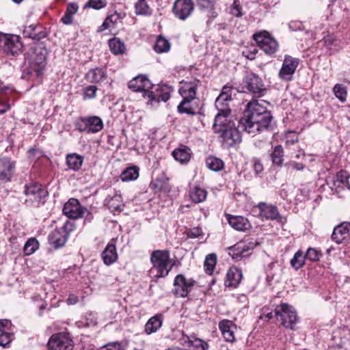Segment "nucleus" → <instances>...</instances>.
Segmentation results:
<instances>
[{
    "mask_svg": "<svg viewBox=\"0 0 350 350\" xmlns=\"http://www.w3.org/2000/svg\"><path fill=\"white\" fill-rule=\"evenodd\" d=\"M228 96L220 94L215 100L217 109L213 125L214 133L219 135L221 142L226 147H232L241 142L240 131L237 128L235 121L231 116Z\"/></svg>",
    "mask_w": 350,
    "mask_h": 350,
    "instance_id": "1",
    "label": "nucleus"
},
{
    "mask_svg": "<svg viewBox=\"0 0 350 350\" xmlns=\"http://www.w3.org/2000/svg\"><path fill=\"white\" fill-rule=\"evenodd\" d=\"M268 104L264 100H252L246 105L237 128L252 135L271 128L273 116L267 108Z\"/></svg>",
    "mask_w": 350,
    "mask_h": 350,
    "instance_id": "2",
    "label": "nucleus"
},
{
    "mask_svg": "<svg viewBox=\"0 0 350 350\" xmlns=\"http://www.w3.org/2000/svg\"><path fill=\"white\" fill-rule=\"evenodd\" d=\"M199 83L200 81L197 79L185 82L179 89V93L183 97V100L178 106L179 113L189 115L196 114V109L193 107L191 101L196 98Z\"/></svg>",
    "mask_w": 350,
    "mask_h": 350,
    "instance_id": "3",
    "label": "nucleus"
},
{
    "mask_svg": "<svg viewBox=\"0 0 350 350\" xmlns=\"http://www.w3.org/2000/svg\"><path fill=\"white\" fill-rule=\"evenodd\" d=\"M152 269L157 271V278H165L172 270L174 263H171L170 253L166 250H156L150 257Z\"/></svg>",
    "mask_w": 350,
    "mask_h": 350,
    "instance_id": "4",
    "label": "nucleus"
},
{
    "mask_svg": "<svg viewBox=\"0 0 350 350\" xmlns=\"http://www.w3.org/2000/svg\"><path fill=\"white\" fill-rule=\"evenodd\" d=\"M23 47L18 36L0 33V50L9 55L16 56Z\"/></svg>",
    "mask_w": 350,
    "mask_h": 350,
    "instance_id": "5",
    "label": "nucleus"
},
{
    "mask_svg": "<svg viewBox=\"0 0 350 350\" xmlns=\"http://www.w3.org/2000/svg\"><path fill=\"white\" fill-rule=\"evenodd\" d=\"M242 91L248 92L260 97L265 94L267 90L262 79L257 75L250 72L243 79Z\"/></svg>",
    "mask_w": 350,
    "mask_h": 350,
    "instance_id": "6",
    "label": "nucleus"
},
{
    "mask_svg": "<svg viewBox=\"0 0 350 350\" xmlns=\"http://www.w3.org/2000/svg\"><path fill=\"white\" fill-rule=\"evenodd\" d=\"M275 315L278 320L282 321V324L285 327L294 329L297 321V316L292 306L287 304L277 306L275 309Z\"/></svg>",
    "mask_w": 350,
    "mask_h": 350,
    "instance_id": "7",
    "label": "nucleus"
},
{
    "mask_svg": "<svg viewBox=\"0 0 350 350\" xmlns=\"http://www.w3.org/2000/svg\"><path fill=\"white\" fill-rule=\"evenodd\" d=\"M254 40L258 46L267 55L274 54L278 49V44L277 41L271 37L266 31H262L253 35Z\"/></svg>",
    "mask_w": 350,
    "mask_h": 350,
    "instance_id": "8",
    "label": "nucleus"
},
{
    "mask_svg": "<svg viewBox=\"0 0 350 350\" xmlns=\"http://www.w3.org/2000/svg\"><path fill=\"white\" fill-rule=\"evenodd\" d=\"M47 346L49 350H72L74 343L68 334L58 333L50 338Z\"/></svg>",
    "mask_w": 350,
    "mask_h": 350,
    "instance_id": "9",
    "label": "nucleus"
},
{
    "mask_svg": "<svg viewBox=\"0 0 350 350\" xmlns=\"http://www.w3.org/2000/svg\"><path fill=\"white\" fill-rule=\"evenodd\" d=\"M196 281L191 278L187 279L183 275H176L174 280L173 293L176 297H185L192 290Z\"/></svg>",
    "mask_w": 350,
    "mask_h": 350,
    "instance_id": "10",
    "label": "nucleus"
},
{
    "mask_svg": "<svg viewBox=\"0 0 350 350\" xmlns=\"http://www.w3.org/2000/svg\"><path fill=\"white\" fill-rule=\"evenodd\" d=\"M299 59L291 55H286L283 60V64L279 72V77L284 81H291L295 70L299 66Z\"/></svg>",
    "mask_w": 350,
    "mask_h": 350,
    "instance_id": "11",
    "label": "nucleus"
},
{
    "mask_svg": "<svg viewBox=\"0 0 350 350\" xmlns=\"http://www.w3.org/2000/svg\"><path fill=\"white\" fill-rule=\"evenodd\" d=\"M86 208L81 206L78 200L70 198L64 206L63 213L70 219L83 217L85 213Z\"/></svg>",
    "mask_w": 350,
    "mask_h": 350,
    "instance_id": "12",
    "label": "nucleus"
},
{
    "mask_svg": "<svg viewBox=\"0 0 350 350\" xmlns=\"http://www.w3.org/2000/svg\"><path fill=\"white\" fill-rule=\"evenodd\" d=\"M254 247V245L252 243L247 244L245 241H241L229 247L228 254L234 260H239L250 256Z\"/></svg>",
    "mask_w": 350,
    "mask_h": 350,
    "instance_id": "13",
    "label": "nucleus"
},
{
    "mask_svg": "<svg viewBox=\"0 0 350 350\" xmlns=\"http://www.w3.org/2000/svg\"><path fill=\"white\" fill-rule=\"evenodd\" d=\"M256 207L259 209V215L262 219L276 220L279 223L282 222V217L275 206L266 202H260Z\"/></svg>",
    "mask_w": 350,
    "mask_h": 350,
    "instance_id": "14",
    "label": "nucleus"
},
{
    "mask_svg": "<svg viewBox=\"0 0 350 350\" xmlns=\"http://www.w3.org/2000/svg\"><path fill=\"white\" fill-rule=\"evenodd\" d=\"M24 192L29 200L38 203L44 202V198L48 196V191L42 185L38 184L25 185Z\"/></svg>",
    "mask_w": 350,
    "mask_h": 350,
    "instance_id": "15",
    "label": "nucleus"
},
{
    "mask_svg": "<svg viewBox=\"0 0 350 350\" xmlns=\"http://www.w3.org/2000/svg\"><path fill=\"white\" fill-rule=\"evenodd\" d=\"M129 88L134 92H143L144 97H146V93L149 90L154 88V85L145 75H139L129 83Z\"/></svg>",
    "mask_w": 350,
    "mask_h": 350,
    "instance_id": "16",
    "label": "nucleus"
},
{
    "mask_svg": "<svg viewBox=\"0 0 350 350\" xmlns=\"http://www.w3.org/2000/svg\"><path fill=\"white\" fill-rule=\"evenodd\" d=\"M146 97L152 105L153 103H159L160 101L166 102L170 97V90L167 85H157L154 88V90L148 91Z\"/></svg>",
    "mask_w": 350,
    "mask_h": 350,
    "instance_id": "17",
    "label": "nucleus"
},
{
    "mask_svg": "<svg viewBox=\"0 0 350 350\" xmlns=\"http://www.w3.org/2000/svg\"><path fill=\"white\" fill-rule=\"evenodd\" d=\"M193 10L191 0H176L173 6L174 15L180 20H185Z\"/></svg>",
    "mask_w": 350,
    "mask_h": 350,
    "instance_id": "18",
    "label": "nucleus"
},
{
    "mask_svg": "<svg viewBox=\"0 0 350 350\" xmlns=\"http://www.w3.org/2000/svg\"><path fill=\"white\" fill-rule=\"evenodd\" d=\"M68 232L64 226L52 231L49 235V241L55 249L63 247L68 238Z\"/></svg>",
    "mask_w": 350,
    "mask_h": 350,
    "instance_id": "19",
    "label": "nucleus"
},
{
    "mask_svg": "<svg viewBox=\"0 0 350 350\" xmlns=\"http://www.w3.org/2000/svg\"><path fill=\"white\" fill-rule=\"evenodd\" d=\"M85 124L83 129L79 128L80 131H85L87 133H96L103 128V122L98 116H90L81 118Z\"/></svg>",
    "mask_w": 350,
    "mask_h": 350,
    "instance_id": "20",
    "label": "nucleus"
},
{
    "mask_svg": "<svg viewBox=\"0 0 350 350\" xmlns=\"http://www.w3.org/2000/svg\"><path fill=\"white\" fill-rule=\"evenodd\" d=\"M350 235V221H344L336 226L333 230L332 239L336 243L340 244Z\"/></svg>",
    "mask_w": 350,
    "mask_h": 350,
    "instance_id": "21",
    "label": "nucleus"
},
{
    "mask_svg": "<svg viewBox=\"0 0 350 350\" xmlns=\"http://www.w3.org/2000/svg\"><path fill=\"white\" fill-rule=\"evenodd\" d=\"M12 323L10 320L3 319L0 321V346L7 347L12 340L11 334Z\"/></svg>",
    "mask_w": 350,
    "mask_h": 350,
    "instance_id": "22",
    "label": "nucleus"
},
{
    "mask_svg": "<svg viewBox=\"0 0 350 350\" xmlns=\"http://www.w3.org/2000/svg\"><path fill=\"white\" fill-rule=\"evenodd\" d=\"M219 328L227 342L235 341L234 332L237 329L236 325L230 320L224 319L219 322Z\"/></svg>",
    "mask_w": 350,
    "mask_h": 350,
    "instance_id": "23",
    "label": "nucleus"
},
{
    "mask_svg": "<svg viewBox=\"0 0 350 350\" xmlns=\"http://www.w3.org/2000/svg\"><path fill=\"white\" fill-rule=\"evenodd\" d=\"M197 6L202 12L207 13V25H209L218 16L215 11L213 0H197Z\"/></svg>",
    "mask_w": 350,
    "mask_h": 350,
    "instance_id": "24",
    "label": "nucleus"
},
{
    "mask_svg": "<svg viewBox=\"0 0 350 350\" xmlns=\"http://www.w3.org/2000/svg\"><path fill=\"white\" fill-rule=\"evenodd\" d=\"M102 258L106 265H110L118 259V254L113 240H111L102 253Z\"/></svg>",
    "mask_w": 350,
    "mask_h": 350,
    "instance_id": "25",
    "label": "nucleus"
},
{
    "mask_svg": "<svg viewBox=\"0 0 350 350\" xmlns=\"http://www.w3.org/2000/svg\"><path fill=\"white\" fill-rule=\"evenodd\" d=\"M228 221L230 226L238 231H245L251 227L248 219L242 216L228 215Z\"/></svg>",
    "mask_w": 350,
    "mask_h": 350,
    "instance_id": "26",
    "label": "nucleus"
},
{
    "mask_svg": "<svg viewBox=\"0 0 350 350\" xmlns=\"http://www.w3.org/2000/svg\"><path fill=\"white\" fill-rule=\"evenodd\" d=\"M242 279V271L237 267H231L227 272L225 285L237 287Z\"/></svg>",
    "mask_w": 350,
    "mask_h": 350,
    "instance_id": "27",
    "label": "nucleus"
},
{
    "mask_svg": "<svg viewBox=\"0 0 350 350\" xmlns=\"http://www.w3.org/2000/svg\"><path fill=\"white\" fill-rule=\"evenodd\" d=\"M13 168L14 165L10 159H0V180L8 181L12 175Z\"/></svg>",
    "mask_w": 350,
    "mask_h": 350,
    "instance_id": "28",
    "label": "nucleus"
},
{
    "mask_svg": "<svg viewBox=\"0 0 350 350\" xmlns=\"http://www.w3.org/2000/svg\"><path fill=\"white\" fill-rule=\"evenodd\" d=\"M83 160V157L77 153L68 154L66 157L68 167L75 172L81 169Z\"/></svg>",
    "mask_w": 350,
    "mask_h": 350,
    "instance_id": "29",
    "label": "nucleus"
},
{
    "mask_svg": "<svg viewBox=\"0 0 350 350\" xmlns=\"http://www.w3.org/2000/svg\"><path fill=\"white\" fill-rule=\"evenodd\" d=\"M348 177L349 173L345 170H340L336 174V177L333 180V186L335 187L336 191H339L340 190L345 188L348 189Z\"/></svg>",
    "mask_w": 350,
    "mask_h": 350,
    "instance_id": "30",
    "label": "nucleus"
},
{
    "mask_svg": "<svg viewBox=\"0 0 350 350\" xmlns=\"http://www.w3.org/2000/svg\"><path fill=\"white\" fill-rule=\"evenodd\" d=\"M85 77L87 80L90 83H99L105 79L107 75L103 68H95L89 70Z\"/></svg>",
    "mask_w": 350,
    "mask_h": 350,
    "instance_id": "31",
    "label": "nucleus"
},
{
    "mask_svg": "<svg viewBox=\"0 0 350 350\" xmlns=\"http://www.w3.org/2000/svg\"><path fill=\"white\" fill-rule=\"evenodd\" d=\"M161 315H155L151 317L145 325V332L151 334L156 332L162 325Z\"/></svg>",
    "mask_w": 350,
    "mask_h": 350,
    "instance_id": "32",
    "label": "nucleus"
},
{
    "mask_svg": "<svg viewBox=\"0 0 350 350\" xmlns=\"http://www.w3.org/2000/svg\"><path fill=\"white\" fill-rule=\"evenodd\" d=\"M109 46L111 53L114 55H122L126 51L124 43L117 38L109 40Z\"/></svg>",
    "mask_w": 350,
    "mask_h": 350,
    "instance_id": "33",
    "label": "nucleus"
},
{
    "mask_svg": "<svg viewBox=\"0 0 350 350\" xmlns=\"http://www.w3.org/2000/svg\"><path fill=\"white\" fill-rule=\"evenodd\" d=\"M79 7L77 3H71L67 5L66 10L61 21L65 25H70L72 23V16L77 13Z\"/></svg>",
    "mask_w": 350,
    "mask_h": 350,
    "instance_id": "34",
    "label": "nucleus"
},
{
    "mask_svg": "<svg viewBox=\"0 0 350 350\" xmlns=\"http://www.w3.org/2000/svg\"><path fill=\"white\" fill-rule=\"evenodd\" d=\"M172 156L180 163L187 162L190 159V149L187 147L176 148L172 152Z\"/></svg>",
    "mask_w": 350,
    "mask_h": 350,
    "instance_id": "35",
    "label": "nucleus"
},
{
    "mask_svg": "<svg viewBox=\"0 0 350 350\" xmlns=\"http://www.w3.org/2000/svg\"><path fill=\"white\" fill-rule=\"evenodd\" d=\"M206 165L208 169L214 172H218L224 168V164L221 159L210 156L206 159Z\"/></svg>",
    "mask_w": 350,
    "mask_h": 350,
    "instance_id": "36",
    "label": "nucleus"
},
{
    "mask_svg": "<svg viewBox=\"0 0 350 350\" xmlns=\"http://www.w3.org/2000/svg\"><path fill=\"white\" fill-rule=\"evenodd\" d=\"M36 57L34 61L38 65V68L36 69L37 75H41V70L44 66L46 60V50L45 49H40L39 51L38 49L35 51Z\"/></svg>",
    "mask_w": 350,
    "mask_h": 350,
    "instance_id": "37",
    "label": "nucleus"
},
{
    "mask_svg": "<svg viewBox=\"0 0 350 350\" xmlns=\"http://www.w3.org/2000/svg\"><path fill=\"white\" fill-rule=\"evenodd\" d=\"M139 176V169L137 167L126 168L120 175L122 181L136 180Z\"/></svg>",
    "mask_w": 350,
    "mask_h": 350,
    "instance_id": "38",
    "label": "nucleus"
},
{
    "mask_svg": "<svg viewBox=\"0 0 350 350\" xmlns=\"http://www.w3.org/2000/svg\"><path fill=\"white\" fill-rule=\"evenodd\" d=\"M206 194V190L196 187L190 191V198L193 202L200 203L205 200Z\"/></svg>",
    "mask_w": 350,
    "mask_h": 350,
    "instance_id": "39",
    "label": "nucleus"
},
{
    "mask_svg": "<svg viewBox=\"0 0 350 350\" xmlns=\"http://www.w3.org/2000/svg\"><path fill=\"white\" fill-rule=\"evenodd\" d=\"M170 49V42L162 36H159L154 46V49L157 53L167 52Z\"/></svg>",
    "mask_w": 350,
    "mask_h": 350,
    "instance_id": "40",
    "label": "nucleus"
},
{
    "mask_svg": "<svg viewBox=\"0 0 350 350\" xmlns=\"http://www.w3.org/2000/svg\"><path fill=\"white\" fill-rule=\"evenodd\" d=\"M135 8L137 15H151L152 12L146 0H138L135 3Z\"/></svg>",
    "mask_w": 350,
    "mask_h": 350,
    "instance_id": "41",
    "label": "nucleus"
},
{
    "mask_svg": "<svg viewBox=\"0 0 350 350\" xmlns=\"http://www.w3.org/2000/svg\"><path fill=\"white\" fill-rule=\"evenodd\" d=\"M39 248V243L36 238L29 239L23 247L25 255L29 256L33 254Z\"/></svg>",
    "mask_w": 350,
    "mask_h": 350,
    "instance_id": "42",
    "label": "nucleus"
},
{
    "mask_svg": "<svg viewBox=\"0 0 350 350\" xmlns=\"http://www.w3.org/2000/svg\"><path fill=\"white\" fill-rule=\"evenodd\" d=\"M333 92L335 96L341 102L345 103L347 100V89L343 85L337 83L333 88Z\"/></svg>",
    "mask_w": 350,
    "mask_h": 350,
    "instance_id": "43",
    "label": "nucleus"
},
{
    "mask_svg": "<svg viewBox=\"0 0 350 350\" xmlns=\"http://www.w3.org/2000/svg\"><path fill=\"white\" fill-rule=\"evenodd\" d=\"M217 262V256L215 254H210L206 256L204 267L206 273L212 274Z\"/></svg>",
    "mask_w": 350,
    "mask_h": 350,
    "instance_id": "44",
    "label": "nucleus"
},
{
    "mask_svg": "<svg viewBox=\"0 0 350 350\" xmlns=\"http://www.w3.org/2000/svg\"><path fill=\"white\" fill-rule=\"evenodd\" d=\"M305 260L306 258L303 252L299 250L294 254L293 258L291 260V265L295 270H298L304 265Z\"/></svg>",
    "mask_w": 350,
    "mask_h": 350,
    "instance_id": "45",
    "label": "nucleus"
},
{
    "mask_svg": "<svg viewBox=\"0 0 350 350\" xmlns=\"http://www.w3.org/2000/svg\"><path fill=\"white\" fill-rule=\"evenodd\" d=\"M283 148L281 145L276 146L271 154L272 162L277 165H281L283 162Z\"/></svg>",
    "mask_w": 350,
    "mask_h": 350,
    "instance_id": "46",
    "label": "nucleus"
},
{
    "mask_svg": "<svg viewBox=\"0 0 350 350\" xmlns=\"http://www.w3.org/2000/svg\"><path fill=\"white\" fill-rule=\"evenodd\" d=\"M320 253L314 248L309 247L304 256L306 260H309L312 262H315L319 260Z\"/></svg>",
    "mask_w": 350,
    "mask_h": 350,
    "instance_id": "47",
    "label": "nucleus"
},
{
    "mask_svg": "<svg viewBox=\"0 0 350 350\" xmlns=\"http://www.w3.org/2000/svg\"><path fill=\"white\" fill-rule=\"evenodd\" d=\"M107 5L106 0H89L85 7L92 8L95 10H100Z\"/></svg>",
    "mask_w": 350,
    "mask_h": 350,
    "instance_id": "48",
    "label": "nucleus"
},
{
    "mask_svg": "<svg viewBox=\"0 0 350 350\" xmlns=\"http://www.w3.org/2000/svg\"><path fill=\"white\" fill-rule=\"evenodd\" d=\"M98 88L95 85H89L83 90V98L85 99H92L96 97Z\"/></svg>",
    "mask_w": 350,
    "mask_h": 350,
    "instance_id": "49",
    "label": "nucleus"
},
{
    "mask_svg": "<svg viewBox=\"0 0 350 350\" xmlns=\"http://www.w3.org/2000/svg\"><path fill=\"white\" fill-rule=\"evenodd\" d=\"M190 343L191 345L193 347V350H206L208 349L207 343L199 338L191 340Z\"/></svg>",
    "mask_w": 350,
    "mask_h": 350,
    "instance_id": "50",
    "label": "nucleus"
},
{
    "mask_svg": "<svg viewBox=\"0 0 350 350\" xmlns=\"http://www.w3.org/2000/svg\"><path fill=\"white\" fill-rule=\"evenodd\" d=\"M230 14L236 17L242 16L243 14L241 12V8L239 0L234 1L230 9Z\"/></svg>",
    "mask_w": 350,
    "mask_h": 350,
    "instance_id": "51",
    "label": "nucleus"
},
{
    "mask_svg": "<svg viewBox=\"0 0 350 350\" xmlns=\"http://www.w3.org/2000/svg\"><path fill=\"white\" fill-rule=\"evenodd\" d=\"M37 28L38 26H35L33 25L25 26L23 29V36L26 38L33 39V36L36 35Z\"/></svg>",
    "mask_w": 350,
    "mask_h": 350,
    "instance_id": "52",
    "label": "nucleus"
},
{
    "mask_svg": "<svg viewBox=\"0 0 350 350\" xmlns=\"http://www.w3.org/2000/svg\"><path fill=\"white\" fill-rule=\"evenodd\" d=\"M14 91V89L11 85H4L3 83L0 81V96H8L10 94L12 93Z\"/></svg>",
    "mask_w": 350,
    "mask_h": 350,
    "instance_id": "53",
    "label": "nucleus"
},
{
    "mask_svg": "<svg viewBox=\"0 0 350 350\" xmlns=\"http://www.w3.org/2000/svg\"><path fill=\"white\" fill-rule=\"evenodd\" d=\"M120 199V196H113L109 201V207L111 208H113L115 211H120L122 210V208H121L122 205L120 203L116 204V202H119Z\"/></svg>",
    "mask_w": 350,
    "mask_h": 350,
    "instance_id": "54",
    "label": "nucleus"
},
{
    "mask_svg": "<svg viewBox=\"0 0 350 350\" xmlns=\"http://www.w3.org/2000/svg\"><path fill=\"white\" fill-rule=\"evenodd\" d=\"M203 234L202 230L199 227H194L191 229H190L187 232V236L189 238H198L200 236H202Z\"/></svg>",
    "mask_w": 350,
    "mask_h": 350,
    "instance_id": "55",
    "label": "nucleus"
},
{
    "mask_svg": "<svg viewBox=\"0 0 350 350\" xmlns=\"http://www.w3.org/2000/svg\"><path fill=\"white\" fill-rule=\"evenodd\" d=\"M46 36V33L42 30V27L38 26L37 30L36 31V35L33 36V40L39 41L42 38H44Z\"/></svg>",
    "mask_w": 350,
    "mask_h": 350,
    "instance_id": "56",
    "label": "nucleus"
},
{
    "mask_svg": "<svg viewBox=\"0 0 350 350\" xmlns=\"http://www.w3.org/2000/svg\"><path fill=\"white\" fill-rule=\"evenodd\" d=\"M100 350H122V348L119 342H112L103 347Z\"/></svg>",
    "mask_w": 350,
    "mask_h": 350,
    "instance_id": "57",
    "label": "nucleus"
},
{
    "mask_svg": "<svg viewBox=\"0 0 350 350\" xmlns=\"http://www.w3.org/2000/svg\"><path fill=\"white\" fill-rule=\"evenodd\" d=\"M120 19L119 14L117 13H115L113 14H111L109 16H107L105 19V21L108 23L109 26L110 28L117 23V21Z\"/></svg>",
    "mask_w": 350,
    "mask_h": 350,
    "instance_id": "58",
    "label": "nucleus"
},
{
    "mask_svg": "<svg viewBox=\"0 0 350 350\" xmlns=\"http://www.w3.org/2000/svg\"><path fill=\"white\" fill-rule=\"evenodd\" d=\"M10 108V105L3 98L0 99V115L6 112Z\"/></svg>",
    "mask_w": 350,
    "mask_h": 350,
    "instance_id": "59",
    "label": "nucleus"
},
{
    "mask_svg": "<svg viewBox=\"0 0 350 350\" xmlns=\"http://www.w3.org/2000/svg\"><path fill=\"white\" fill-rule=\"evenodd\" d=\"M254 169L256 174H259L263 170V166L259 161L256 160L254 163Z\"/></svg>",
    "mask_w": 350,
    "mask_h": 350,
    "instance_id": "60",
    "label": "nucleus"
},
{
    "mask_svg": "<svg viewBox=\"0 0 350 350\" xmlns=\"http://www.w3.org/2000/svg\"><path fill=\"white\" fill-rule=\"evenodd\" d=\"M231 91L232 88L230 87L224 86L221 94H224L225 95L228 96L227 99L232 100Z\"/></svg>",
    "mask_w": 350,
    "mask_h": 350,
    "instance_id": "61",
    "label": "nucleus"
},
{
    "mask_svg": "<svg viewBox=\"0 0 350 350\" xmlns=\"http://www.w3.org/2000/svg\"><path fill=\"white\" fill-rule=\"evenodd\" d=\"M78 301V297L77 296L73 295V294H70L68 297V298L67 299V303L69 304V305H73V304H75L76 303H77Z\"/></svg>",
    "mask_w": 350,
    "mask_h": 350,
    "instance_id": "62",
    "label": "nucleus"
},
{
    "mask_svg": "<svg viewBox=\"0 0 350 350\" xmlns=\"http://www.w3.org/2000/svg\"><path fill=\"white\" fill-rule=\"evenodd\" d=\"M273 317V316L272 312H267V313H265V312H264L263 314L262 315H260V318L262 319H265V321H268L271 319H272Z\"/></svg>",
    "mask_w": 350,
    "mask_h": 350,
    "instance_id": "63",
    "label": "nucleus"
},
{
    "mask_svg": "<svg viewBox=\"0 0 350 350\" xmlns=\"http://www.w3.org/2000/svg\"><path fill=\"white\" fill-rule=\"evenodd\" d=\"M109 28H110V27L109 26L108 23L105 20V21L103 23V24L98 28L97 31L101 32V31H103L104 30H106Z\"/></svg>",
    "mask_w": 350,
    "mask_h": 350,
    "instance_id": "64",
    "label": "nucleus"
}]
</instances>
